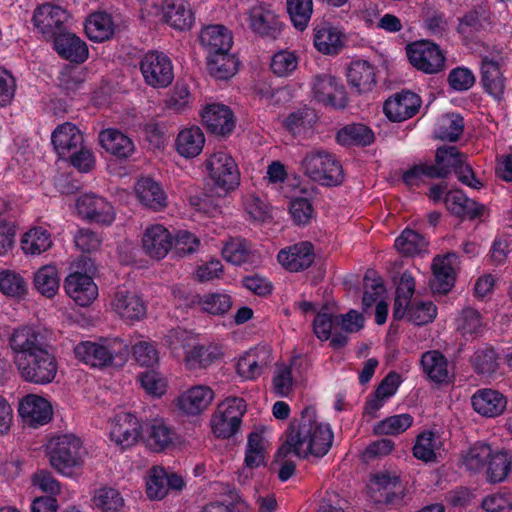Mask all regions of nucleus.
<instances>
[{
  "label": "nucleus",
  "instance_id": "nucleus-20",
  "mask_svg": "<svg viewBox=\"0 0 512 512\" xmlns=\"http://www.w3.org/2000/svg\"><path fill=\"white\" fill-rule=\"evenodd\" d=\"M68 18V12L62 7L44 4L35 10L33 23L43 35L52 37L62 29Z\"/></svg>",
  "mask_w": 512,
  "mask_h": 512
},
{
  "label": "nucleus",
  "instance_id": "nucleus-61",
  "mask_svg": "<svg viewBox=\"0 0 512 512\" xmlns=\"http://www.w3.org/2000/svg\"><path fill=\"white\" fill-rule=\"evenodd\" d=\"M94 505L103 512H119L124 505V499L114 488H100L95 492Z\"/></svg>",
  "mask_w": 512,
  "mask_h": 512
},
{
  "label": "nucleus",
  "instance_id": "nucleus-51",
  "mask_svg": "<svg viewBox=\"0 0 512 512\" xmlns=\"http://www.w3.org/2000/svg\"><path fill=\"white\" fill-rule=\"evenodd\" d=\"M317 115L311 108L304 107L294 111L284 120V125L293 135H302L310 131L316 123Z\"/></svg>",
  "mask_w": 512,
  "mask_h": 512
},
{
  "label": "nucleus",
  "instance_id": "nucleus-31",
  "mask_svg": "<svg viewBox=\"0 0 512 512\" xmlns=\"http://www.w3.org/2000/svg\"><path fill=\"white\" fill-rule=\"evenodd\" d=\"M214 398L213 390L204 385L194 386L178 398V407L188 415H198L203 412Z\"/></svg>",
  "mask_w": 512,
  "mask_h": 512
},
{
  "label": "nucleus",
  "instance_id": "nucleus-59",
  "mask_svg": "<svg viewBox=\"0 0 512 512\" xmlns=\"http://www.w3.org/2000/svg\"><path fill=\"white\" fill-rule=\"evenodd\" d=\"M298 64L299 58L295 52L281 50L272 56L270 67L275 75L279 77H286L297 69Z\"/></svg>",
  "mask_w": 512,
  "mask_h": 512
},
{
  "label": "nucleus",
  "instance_id": "nucleus-22",
  "mask_svg": "<svg viewBox=\"0 0 512 512\" xmlns=\"http://www.w3.org/2000/svg\"><path fill=\"white\" fill-rule=\"evenodd\" d=\"M142 247L151 258L163 259L172 249V236L164 226L152 225L145 230Z\"/></svg>",
  "mask_w": 512,
  "mask_h": 512
},
{
  "label": "nucleus",
  "instance_id": "nucleus-48",
  "mask_svg": "<svg viewBox=\"0 0 512 512\" xmlns=\"http://www.w3.org/2000/svg\"><path fill=\"white\" fill-rule=\"evenodd\" d=\"M52 245L51 235L42 227L27 231L21 239V247L25 254L39 255Z\"/></svg>",
  "mask_w": 512,
  "mask_h": 512
},
{
  "label": "nucleus",
  "instance_id": "nucleus-35",
  "mask_svg": "<svg viewBox=\"0 0 512 512\" xmlns=\"http://www.w3.org/2000/svg\"><path fill=\"white\" fill-rule=\"evenodd\" d=\"M205 135L199 126L191 125L182 128L176 138V150L181 157L195 158L203 150Z\"/></svg>",
  "mask_w": 512,
  "mask_h": 512
},
{
  "label": "nucleus",
  "instance_id": "nucleus-32",
  "mask_svg": "<svg viewBox=\"0 0 512 512\" xmlns=\"http://www.w3.org/2000/svg\"><path fill=\"white\" fill-rule=\"evenodd\" d=\"M474 410L486 417L501 415L506 409L507 400L503 394L493 389H480L471 398Z\"/></svg>",
  "mask_w": 512,
  "mask_h": 512
},
{
  "label": "nucleus",
  "instance_id": "nucleus-14",
  "mask_svg": "<svg viewBox=\"0 0 512 512\" xmlns=\"http://www.w3.org/2000/svg\"><path fill=\"white\" fill-rule=\"evenodd\" d=\"M142 427L143 423L134 414L120 412L112 420L110 438L123 448L131 447L142 439Z\"/></svg>",
  "mask_w": 512,
  "mask_h": 512
},
{
  "label": "nucleus",
  "instance_id": "nucleus-4",
  "mask_svg": "<svg viewBox=\"0 0 512 512\" xmlns=\"http://www.w3.org/2000/svg\"><path fill=\"white\" fill-rule=\"evenodd\" d=\"M72 269L65 279L64 289L79 306H88L98 296V288L92 279L95 264L90 257L82 255L72 264Z\"/></svg>",
  "mask_w": 512,
  "mask_h": 512
},
{
  "label": "nucleus",
  "instance_id": "nucleus-19",
  "mask_svg": "<svg viewBox=\"0 0 512 512\" xmlns=\"http://www.w3.org/2000/svg\"><path fill=\"white\" fill-rule=\"evenodd\" d=\"M420 105L421 100L418 95L410 91H402L386 100L384 112L391 121L401 122L413 117Z\"/></svg>",
  "mask_w": 512,
  "mask_h": 512
},
{
  "label": "nucleus",
  "instance_id": "nucleus-62",
  "mask_svg": "<svg viewBox=\"0 0 512 512\" xmlns=\"http://www.w3.org/2000/svg\"><path fill=\"white\" fill-rule=\"evenodd\" d=\"M425 238L416 231L405 229L395 240L397 250L405 255H413L425 249Z\"/></svg>",
  "mask_w": 512,
  "mask_h": 512
},
{
  "label": "nucleus",
  "instance_id": "nucleus-15",
  "mask_svg": "<svg viewBox=\"0 0 512 512\" xmlns=\"http://www.w3.org/2000/svg\"><path fill=\"white\" fill-rule=\"evenodd\" d=\"M345 45L342 28L330 22H321L313 28V46L321 54L333 56L340 53Z\"/></svg>",
  "mask_w": 512,
  "mask_h": 512
},
{
  "label": "nucleus",
  "instance_id": "nucleus-37",
  "mask_svg": "<svg viewBox=\"0 0 512 512\" xmlns=\"http://www.w3.org/2000/svg\"><path fill=\"white\" fill-rule=\"evenodd\" d=\"M451 169L445 165V162H420L415 164L402 175L403 182L409 186H418L422 177L428 178H447Z\"/></svg>",
  "mask_w": 512,
  "mask_h": 512
},
{
  "label": "nucleus",
  "instance_id": "nucleus-39",
  "mask_svg": "<svg viewBox=\"0 0 512 512\" xmlns=\"http://www.w3.org/2000/svg\"><path fill=\"white\" fill-rule=\"evenodd\" d=\"M139 201L146 207L159 211L166 205V195L160 185L151 178H142L136 184Z\"/></svg>",
  "mask_w": 512,
  "mask_h": 512
},
{
  "label": "nucleus",
  "instance_id": "nucleus-5",
  "mask_svg": "<svg viewBox=\"0 0 512 512\" xmlns=\"http://www.w3.org/2000/svg\"><path fill=\"white\" fill-rule=\"evenodd\" d=\"M51 143L59 160H93L92 149L85 143L81 130L71 122L56 126Z\"/></svg>",
  "mask_w": 512,
  "mask_h": 512
},
{
  "label": "nucleus",
  "instance_id": "nucleus-30",
  "mask_svg": "<svg viewBox=\"0 0 512 512\" xmlns=\"http://www.w3.org/2000/svg\"><path fill=\"white\" fill-rule=\"evenodd\" d=\"M347 82L359 94L372 91L376 84L374 67L366 60L352 61L347 71Z\"/></svg>",
  "mask_w": 512,
  "mask_h": 512
},
{
  "label": "nucleus",
  "instance_id": "nucleus-47",
  "mask_svg": "<svg viewBox=\"0 0 512 512\" xmlns=\"http://www.w3.org/2000/svg\"><path fill=\"white\" fill-rule=\"evenodd\" d=\"M35 289L43 296L52 298L56 295L60 278L54 265H45L38 269L33 279Z\"/></svg>",
  "mask_w": 512,
  "mask_h": 512
},
{
  "label": "nucleus",
  "instance_id": "nucleus-11",
  "mask_svg": "<svg viewBox=\"0 0 512 512\" xmlns=\"http://www.w3.org/2000/svg\"><path fill=\"white\" fill-rule=\"evenodd\" d=\"M245 411L243 399L233 397L224 400L211 419L213 433L224 439L233 436L240 428Z\"/></svg>",
  "mask_w": 512,
  "mask_h": 512
},
{
  "label": "nucleus",
  "instance_id": "nucleus-63",
  "mask_svg": "<svg viewBox=\"0 0 512 512\" xmlns=\"http://www.w3.org/2000/svg\"><path fill=\"white\" fill-rule=\"evenodd\" d=\"M243 207L254 221L265 222L271 218L270 206L254 193H249L243 197Z\"/></svg>",
  "mask_w": 512,
  "mask_h": 512
},
{
  "label": "nucleus",
  "instance_id": "nucleus-24",
  "mask_svg": "<svg viewBox=\"0 0 512 512\" xmlns=\"http://www.w3.org/2000/svg\"><path fill=\"white\" fill-rule=\"evenodd\" d=\"M100 146L110 155L126 159L133 155L135 145L133 140L116 128H106L99 132Z\"/></svg>",
  "mask_w": 512,
  "mask_h": 512
},
{
  "label": "nucleus",
  "instance_id": "nucleus-57",
  "mask_svg": "<svg viewBox=\"0 0 512 512\" xmlns=\"http://www.w3.org/2000/svg\"><path fill=\"white\" fill-rule=\"evenodd\" d=\"M251 250L248 242L242 238H233L222 249L224 259L234 265H241L250 260Z\"/></svg>",
  "mask_w": 512,
  "mask_h": 512
},
{
  "label": "nucleus",
  "instance_id": "nucleus-54",
  "mask_svg": "<svg viewBox=\"0 0 512 512\" xmlns=\"http://www.w3.org/2000/svg\"><path fill=\"white\" fill-rule=\"evenodd\" d=\"M287 12L293 26L299 31H304L313 13V1L287 0Z\"/></svg>",
  "mask_w": 512,
  "mask_h": 512
},
{
  "label": "nucleus",
  "instance_id": "nucleus-34",
  "mask_svg": "<svg viewBox=\"0 0 512 512\" xmlns=\"http://www.w3.org/2000/svg\"><path fill=\"white\" fill-rule=\"evenodd\" d=\"M84 30L89 40L101 43L112 38L115 32V23L110 14L96 11L87 16Z\"/></svg>",
  "mask_w": 512,
  "mask_h": 512
},
{
  "label": "nucleus",
  "instance_id": "nucleus-12",
  "mask_svg": "<svg viewBox=\"0 0 512 512\" xmlns=\"http://www.w3.org/2000/svg\"><path fill=\"white\" fill-rule=\"evenodd\" d=\"M409 62L426 74H436L445 69L446 56L441 48L430 41L413 42L406 47Z\"/></svg>",
  "mask_w": 512,
  "mask_h": 512
},
{
  "label": "nucleus",
  "instance_id": "nucleus-38",
  "mask_svg": "<svg viewBox=\"0 0 512 512\" xmlns=\"http://www.w3.org/2000/svg\"><path fill=\"white\" fill-rule=\"evenodd\" d=\"M207 170L214 184L230 191L240 183V172L236 162H207Z\"/></svg>",
  "mask_w": 512,
  "mask_h": 512
},
{
  "label": "nucleus",
  "instance_id": "nucleus-25",
  "mask_svg": "<svg viewBox=\"0 0 512 512\" xmlns=\"http://www.w3.org/2000/svg\"><path fill=\"white\" fill-rule=\"evenodd\" d=\"M444 203L447 210L460 219L474 220L481 218L485 206L468 198L461 190H452L444 196Z\"/></svg>",
  "mask_w": 512,
  "mask_h": 512
},
{
  "label": "nucleus",
  "instance_id": "nucleus-23",
  "mask_svg": "<svg viewBox=\"0 0 512 512\" xmlns=\"http://www.w3.org/2000/svg\"><path fill=\"white\" fill-rule=\"evenodd\" d=\"M314 258L313 245L309 242H301L283 249L277 256L279 263L291 272L307 269L314 262Z\"/></svg>",
  "mask_w": 512,
  "mask_h": 512
},
{
  "label": "nucleus",
  "instance_id": "nucleus-42",
  "mask_svg": "<svg viewBox=\"0 0 512 512\" xmlns=\"http://www.w3.org/2000/svg\"><path fill=\"white\" fill-rule=\"evenodd\" d=\"M238 66L237 57L230 51L208 56L209 73L217 79L226 80L231 78L236 74Z\"/></svg>",
  "mask_w": 512,
  "mask_h": 512
},
{
  "label": "nucleus",
  "instance_id": "nucleus-45",
  "mask_svg": "<svg viewBox=\"0 0 512 512\" xmlns=\"http://www.w3.org/2000/svg\"><path fill=\"white\" fill-rule=\"evenodd\" d=\"M337 141L343 146H367L374 141V133L363 124H351L338 131Z\"/></svg>",
  "mask_w": 512,
  "mask_h": 512
},
{
  "label": "nucleus",
  "instance_id": "nucleus-49",
  "mask_svg": "<svg viewBox=\"0 0 512 512\" xmlns=\"http://www.w3.org/2000/svg\"><path fill=\"white\" fill-rule=\"evenodd\" d=\"M464 129V120L460 114L450 113L441 116L435 126L434 134L440 140L456 141Z\"/></svg>",
  "mask_w": 512,
  "mask_h": 512
},
{
  "label": "nucleus",
  "instance_id": "nucleus-7",
  "mask_svg": "<svg viewBox=\"0 0 512 512\" xmlns=\"http://www.w3.org/2000/svg\"><path fill=\"white\" fill-rule=\"evenodd\" d=\"M8 347L11 350L14 364L34 354L49 348L46 331L34 325H22L11 332L8 337Z\"/></svg>",
  "mask_w": 512,
  "mask_h": 512
},
{
  "label": "nucleus",
  "instance_id": "nucleus-41",
  "mask_svg": "<svg viewBox=\"0 0 512 512\" xmlns=\"http://www.w3.org/2000/svg\"><path fill=\"white\" fill-rule=\"evenodd\" d=\"M421 365L424 373L435 383L449 381L448 362L439 351H427L421 357Z\"/></svg>",
  "mask_w": 512,
  "mask_h": 512
},
{
  "label": "nucleus",
  "instance_id": "nucleus-16",
  "mask_svg": "<svg viewBox=\"0 0 512 512\" xmlns=\"http://www.w3.org/2000/svg\"><path fill=\"white\" fill-rule=\"evenodd\" d=\"M200 115L204 126L213 134L225 136L235 127L233 112L224 104H207Z\"/></svg>",
  "mask_w": 512,
  "mask_h": 512
},
{
  "label": "nucleus",
  "instance_id": "nucleus-8",
  "mask_svg": "<svg viewBox=\"0 0 512 512\" xmlns=\"http://www.w3.org/2000/svg\"><path fill=\"white\" fill-rule=\"evenodd\" d=\"M139 66L145 83L152 88H166L174 80L173 63L163 52L145 53Z\"/></svg>",
  "mask_w": 512,
  "mask_h": 512
},
{
  "label": "nucleus",
  "instance_id": "nucleus-10",
  "mask_svg": "<svg viewBox=\"0 0 512 512\" xmlns=\"http://www.w3.org/2000/svg\"><path fill=\"white\" fill-rule=\"evenodd\" d=\"M154 14L160 21L178 31L190 30L195 14L190 0H155Z\"/></svg>",
  "mask_w": 512,
  "mask_h": 512
},
{
  "label": "nucleus",
  "instance_id": "nucleus-17",
  "mask_svg": "<svg viewBox=\"0 0 512 512\" xmlns=\"http://www.w3.org/2000/svg\"><path fill=\"white\" fill-rule=\"evenodd\" d=\"M18 412L24 422L34 428L47 424L53 414L50 403L34 394L22 398L19 402Z\"/></svg>",
  "mask_w": 512,
  "mask_h": 512
},
{
  "label": "nucleus",
  "instance_id": "nucleus-52",
  "mask_svg": "<svg viewBox=\"0 0 512 512\" xmlns=\"http://www.w3.org/2000/svg\"><path fill=\"white\" fill-rule=\"evenodd\" d=\"M491 455L492 448L490 445L477 442L462 455V465L471 472H479L486 467Z\"/></svg>",
  "mask_w": 512,
  "mask_h": 512
},
{
  "label": "nucleus",
  "instance_id": "nucleus-3",
  "mask_svg": "<svg viewBox=\"0 0 512 512\" xmlns=\"http://www.w3.org/2000/svg\"><path fill=\"white\" fill-rule=\"evenodd\" d=\"M78 359L86 364L104 368L122 365L129 355V345L121 338H101L98 342L83 341L74 348Z\"/></svg>",
  "mask_w": 512,
  "mask_h": 512
},
{
  "label": "nucleus",
  "instance_id": "nucleus-44",
  "mask_svg": "<svg viewBox=\"0 0 512 512\" xmlns=\"http://www.w3.org/2000/svg\"><path fill=\"white\" fill-rule=\"evenodd\" d=\"M512 465V456L505 450H493L486 465L487 479L491 483L504 481Z\"/></svg>",
  "mask_w": 512,
  "mask_h": 512
},
{
  "label": "nucleus",
  "instance_id": "nucleus-6",
  "mask_svg": "<svg viewBox=\"0 0 512 512\" xmlns=\"http://www.w3.org/2000/svg\"><path fill=\"white\" fill-rule=\"evenodd\" d=\"M15 366L23 380L40 385L51 383L58 371L56 357L49 348L30 354Z\"/></svg>",
  "mask_w": 512,
  "mask_h": 512
},
{
  "label": "nucleus",
  "instance_id": "nucleus-56",
  "mask_svg": "<svg viewBox=\"0 0 512 512\" xmlns=\"http://www.w3.org/2000/svg\"><path fill=\"white\" fill-rule=\"evenodd\" d=\"M198 304L203 311L209 314L224 315L231 309L232 299L226 293H208L200 297Z\"/></svg>",
  "mask_w": 512,
  "mask_h": 512
},
{
  "label": "nucleus",
  "instance_id": "nucleus-33",
  "mask_svg": "<svg viewBox=\"0 0 512 512\" xmlns=\"http://www.w3.org/2000/svg\"><path fill=\"white\" fill-rule=\"evenodd\" d=\"M54 48L62 58L77 64L85 62L89 56L86 42L71 33L61 34L56 37Z\"/></svg>",
  "mask_w": 512,
  "mask_h": 512
},
{
  "label": "nucleus",
  "instance_id": "nucleus-13",
  "mask_svg": "<svg viewBox=\"0 0 512 512\" xmlns=\"http://www.w3.org/2000/svg\"><path fill=\"white\" fill-rule=\"evenodd\" d=\"M246 21L251 31L262 37L276 39L282 31V22L275 8L261 2L251 7L247 12Z\"/></svg>",
  "mask_w": 512,
  "mask_h": 512
},
{
  "label": "nucleus",
  "instance_id": "nucleus-2",
  "mask_svg": "<svg viewBox=\"0 0 512 512\" xmlns=\"http://www.w3.org/2000/svg\"><path fill=\"white\" fill-rule=\"evenodd\" d=\"M51 467L65 477H77L85 465L87 450L82 440L74 434H60L47 444Z\"/></svg>",
  "mask_w": 512,
  "mask_h": 512
},
{
  "label": "nucleus",
  "instance_id": "nucleus-28",
  "mask_svg": "<svg viewBox=\"0 0 512 512\" xmlns=\"http://www.w3.org/2000/svg\"><path fill=\"white\" fill-rule=\"evenodd\" d=\"M199 38L201 45L207 50L209 56L220 52H228L233 44L231 31L220 24L204 27Z\"/></svg>",
  "mask_w": 512,
  "mask_h": 512
},
{
  "label": "nucleus",
  "instance_id": "nucleus-9",
  "mask_svg": "<svg viewBox=\"0 0 512 512\" xmlns=\"http://www.w3.org/2000/svg\"><path fill=\"white\" fill-rule=\"evenodd\" d=\"M312 98L325 106L343 109L347 106L348 97L341 79L330 73L315 75L310 82Z\"/></svg>",
  "mask_w": 512,
  "mask_h": 512
},
{
  "label": "nucleus",
  "instance_id": "nucleus-60",
  "mask_svg": "<svg viewBox=\"0 0 512 512\" xmlns=\"http://www.w3.org/2000/svg\"><path fill=\"white\" fill-rule=\"evenodd\" d=\"M167 472L162 467H153L149 471V476L146 481V493L150 499L161 500L167 491Z\"/></svg>",
  "mask_w": 512,
  "mask_h": 512
},
{
  "label": "nucleus",
  "instance_id": "nucleus-53",
  "mask_svg": "<svg viewBox=\"0 0 512 512\" xmlns=\"http://www.w3.org/2000/svg\"><path fill=\"white\" fill-rule=\"evenodd\" d=\"M219 355L220 352L215 346L193 345L191 349L186 352L185 361L192 369L205 368L214 362Z\"/></svg>",
  "mask_w": 512,
  "mask_h": 512
},
{
  "label": "nucleus",
  "instance_id": "nucleus-21",
  "mask_svg": "<svg viewBox=\"0 0 512 512\" xmlns=\"http://www.w3.org/2000/svg\"><path fill=\"white\" fill-rule=\"evenodd\" d=\"M95 162H64V166L54 177L55 188L62 194H74L81 188L78 178L82 173H89L94 169Z\"/></svg>",
  "mask_w": 512,
  "mask_h": 512
},
{
  "label": "nucleus",
  "instance_id": "nucleus-50",
  "mask_svg": "<svg viewBox=\"0 0 512 512\" xmlns=\"http://www.w3.org/2000/svg\"><path fill=\"white\" fill-rule=\"evenodd\" d=\"M0 291L8 297L24 299L28 285L20 273L5 269L0 271Z\"/></svg>",
  "mask_w": 512,
  "mask_h": 512
},
{
  "label": "nucleus",
  "instance_id": "nucleus-27",
  "mask_svg": "<svg viewBox=\"0 0 512 512\" xmlns=\"http://www.w3.org/2000/svg\"><path fill=\"white\" fill-rule=\"evenodd\" d=\"M270 351L264 347L251 349L237 362V373L244 379L253 380L259 377L270 364Z\"/></svg>",
  "mask_w": 512,
  "mask_h": 512
},
{
  "label": "nucleus",
  "instance_id": "nucleus-40",
  "mask_svg": "<svg viewBox=\"0 0 512 512\" xmlns=\"http://www.w3.org/2000/svg\"><path fill=\"white\" fill-rule=\"evenodd\" d=\"M433 279L430 281V287L433 292L439 294L448 293L454 286V269L451 266L448 256L435 258L432 264Z\"/></svg>",
  "mask_w": 512,
  "mask_h": 512
},
{
  "label": "nucleus",
  "instance_id": "nucleus-46",
  "mask_svg": "<svg viewBox=\"0 0 512 512\" xmlns=\"http://www.w3.org/2000/svg\"><path fill=\"white\" fill-rule=\"evenodd\" d=\"M485 327L481 314L470 307L463 309L457 318V330L466 339H475L482 336Z\"/></svg>",
  "mask_w": 512,
  "mask_h": 512
},
{
  "label": "nucleus",
  "instance_id": "nucleus-18",
  "mask_svg": "<svg viewBox=\"0 0 512 512\" xmlns=\"http://www.w3.org/2000/svg\"><path fill=\"white\" fill-rule=\"evenodd\" d=\"M78 213L96 223L110 225L115 218L113 206L103 197L86 194L78 198Z\"/></svg>",
  "mask_w": 512,
  "mask_h": 512
},
{
  "label": "nucleus",
  "instance_id": "nucleus-64",
  "mask_svg": "<svg viewBox=\"0 0 512 512\" xmlns=\"http://www.w3.org/2000/svg\"><path fill=\"white\" fill-rule=\"evenodd\" d=\"M364 295L362 303L365 308L371 307L378 297L385 291V287L374 270H367L364 278Z\"/></svg>",
  "mask_w": 512,
  "mask_h": 512
},
{
  "label": "nucleus",
  "instance_id": "nucleus-26",
  "mask_svg": "<svg viewBox=\"0 0 512 512\" xmlns=\"http://www.w3.org/2000/svg\"><path fill=\"white\" fill-rule=\"evenodd\" d=\"M500 56H484L481 62L482 83L486 92L497 100L502 99L505 81L500 71Z\"/></svg>",
  "mask_w": 512,
  "mask_h": 512
},
{
  "label": "nucleus",
  "instance_id": "nucleus-43",
  "mask_svg": "<svg viewBox=\"0 0 512 512\" xmlns=\"http://www.w3.org/2000/svg\"><path fill=\"white\" fill-rule=\"evenodd\" d=\"M312 164L313 162H308ZM309 176L324 186H336L342 183L344 171L340 162H320L319 167L307 166Z\"/></svg>",
  "mask_w": 512,
  "mask_h": 512
},
{
  "label": "nucleus",
  "instance_id": "nucleus-36",
  "mask_svg": "<svg viewBox=\"0 0 512 512\" xmlns=\"http://www.w3.org/2000/svg\"><path fill=\"white\" fill-rule=\"evenodd\" d=\"M112 305L116 313L127 320H140L146 315L144 301L134 292H116Z\"/></svg>",
  "mask_w": 512,
  "mask_h": 512
},
{
  "label": "nucleus",
  "instance_id": "nucleus-1",
  "mask_svg": "<svg viewBox=\"0 0 512 512\" xmlns=\"http://www.w3.org/2000/svg\"><path fill=\"white\" fill-rule=\"evenodd\" d=\"M285 437L276 453V460L290 454L303 459L310 455L323 457L331 449L334 439L331 427L317 421L316 409L311 406L302 410L299 420L291 422Z\"/></svg>",
  "mask_w": 512,
  "mask_h": 512
},
{
  "label": "nucleus",
  "instance_id": "nucleus-29",
  "mask_svg": "<svg viewBox=\"0 0 512 512\" xmlns=\"http://www.w3.org/2000/svg\"><path fill=\"white\" fill-rule=\"evenodd\" d=\"M174 435V430L163 419L155 418L143 423L142 439L154 451L167 448Z\"/></svg>",
  "mask_w": 512,
  "mask_h": 512
},
{
  "label": "nucleus",
  "instance_id": "nucleus-58",
  "mask_svg": "<svg viewBox=\"0 0 512 512\" xmlns=\"http://www.w3.org/2000/svg\"><path fill=\"white\" fill-rule=\"evenodd\" d=\"M437 448V437L432 431H426L417 436L413 446V455L415 458L424 462H433L436 460L435 450Z\"/></svg>",
  "mask_w": 512,
  "mask_h": 512
},
{
  "label": "nucleus",
  "instance_id": "nucleus-55",
  "mask_svg": "<svg viewBox=\"0 0 512 512\" xmlns=\"http://www.w3.org/2000/svg\"><path fill=\"white\" fill-rule=\"evenodd\" d=\"M413 424V417L408 413L393 415L379 421L373 428L375 435H398Z\"/></svg>",
  "mask_w": 512,
  "mask_h": 512
}]
</instances>
